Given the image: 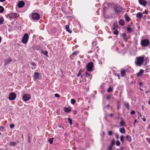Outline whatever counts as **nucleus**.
Segmentation results:
<instances>
[{"instance_id":"obj_1","label":"nucleus","mask_w":150,"mask_h":150,"mask_svg":"<svg viewBox=\"0 0 150 150\" xmlns=\"http://www.w3.org/2000/svg\"><path fill=\"white\" fill-rule=\"evenodd\" d=\"M144 60V57H142L141 56L138 57L136 59L135 62V64L137 66H141L143 63Z\"/></svg>"},{"instance_id":"obj_2","label":"nucleus","mask_w":150,"mask_h":150,"mask_svg":"<svg viewBox=\"0 0 150 150\" xmlns=\"http://www.w3.org/2000/svg\"><path fill=\"white\" fill-rule=\"evenodd\" d=\"M150 42L147 39H144L142 40L141 44L142 47H146L149 44Z\"/></svg>"},{"instance_id":"obj_3","label":"nucleus","mask_w":150,"mask_h":150,"mask_svg":"<svg viewBox=\"0 0 150 150\" xmlns=\"http://www.w3.org/2000/svg\"><path fill=\"white\" fill-rule=\"evenodd\" d=\"M28 33H26L24 35L22 38L21 41L23 43L26 44L28 42Z\"/></svg>"},{"instance_id":"obj_4","label":"nucleus","mask_w":150,"mask_h":150,"mask_svg":"<svg viewBox=\"0 0 150 150\" xmlns=\"http://www.w3.org/2000/svg\"><path fill=\"white\" fill-rule=\"evenodd\" d=\"M32 18L35 20H38L40 19V16L38 13H33L32 14Z\"/></svg>"},{"instance_id":"obj_5","label":"nucleus","mask_w":150,"mask_h":150,"mask_svg":"<svg viewBox=\"0 0 150 150\" xmlns=\"http://www.w3.org/2000/svg\"><path fill=\"white\" fill-rule=\"evenodd\" d=\"M93 63L92 62H90L86 65V69L88 71H91L93 67Z\"/></svg>"},{"instance_id":"obj_6","label":"nucleus","mask_w":150,"mask_h":150,"mask_svg":"<svg viewBox=\"0 0 150 150\" xmlns=\"http://www.w3.org/2000/svg\"><path fill=\"white\" fill-rule=\"evenodd\" d=\"M114 9L115 12L117 13H119L121 12L122 8L119 5H116L114 7Z\"/></svg>"},{"instance_id":"obj_7","label":"nucleus","mask_w":150,"mask_h":150,"mask_svg":"<svg viewBox=\"0 0 150 150\" xmlns=\"http://www.w3.org/2000/svg\"><path fill=\"white\" fill-rule=\"evenodd\" d=\"M16 97V95L15 93L14 92H11L9 94L8 98L10 100H14Z\"/></svg>"},{"instance_id":"obj_8","label":"nucleus","mask_w":150,"mask_h":150,"mask_svg":"<svg viewBox=\"0 0 150 150\" xmlns=\"http://www.w3.org/2000/svg\"><path fill=\"white\" fill-rule=\"evenodd\" d=\"M31 98L30 96L28 94H25L24 95L23 97V100L25 101H28Z\"/></svg>"},{"instance_id":"obj_9","label":"nucleus","mask_w":150,"mask_h":150,"mask_svg":"<svg viewBox=\"0 0 150 150\" xmlns=\"http://www.w3.org/2000/svg\"><path fill=\"white\" fill-rule=\"evenodd\" d=\"M40 74L38 72H35L34 75V78L35 79H40Z\"/></svg>"},{"instance_id":"obj_10","label":"nucleus","mask_w":150,"mask_h":150,"mask_svg":"<svg viewBox=\"0 0 150 150\" xmlns=\"http://www.w3.org/2000/svg\"><path fill=\"white\" fill-rule=\"evenodd\" d=\"M139 1L141 5H142L144 6H146L147 3V2L144 0H139Z\"/></svg>"},{"instance_id":"obj_11","label":"nucleus","mask_w":150,"mask_h":150,"mask_svg":"<svg viewBox=\"0 0 150 150\" xmlns=\"http://www.w3.org/2000/svg\"><path fill=\"white\" fill-rule=\"evenodd\" d=\"M25 5V3L23 1H21L18 2V7L19 8L23 7Z\"/></svg>"},{"instance_id":"obj_12","label":"nucleus","mask_w":150,"mask_h":150,"mask_svg":"<svg viewBox=\"0 0 150 150\" xmlns=\"http://www.w3.org/2000/svg\"><path fill=\"white\" fill-rule=\"evenodd\" d=\"M12 61V59L10 58H9L8 60H5V65H6L7 64H10Z\"/></svg>"},{"instance_id":"obj_13","label":"nucleus","mask_w":150,"mask_h":150,"mask_svg":"<svg viewBox=\"0 0 150 150\" xmlns=\"http://www.w3.org/2000/svg\"><path fill=\"white\" fill-rule=\"evenodd\" d=\"M112 28L113 30H117L118 28V26L116 23H113V27Z\"/></svg>"},{"instance_id":"obj_14","label":"nucleus","mask_w":150,"mask_h":150,"mask_svg":"<svg viewBox=\"0 0 150 150\" xmlns=\"http://www.w3.org/2000/svg\"><path fill=\"white\" fill-rule=\"evenodd\" d=\"M143 16L142 13L141 12H139L136 15L137 17L138 18H141Z\"/></svg>"},{"instance_id":"obj_15","label":"nucleus","mask_w":150,"mask_h":150,"mask_svg":"<svg viewBox=\"0 0 150 150\" xmlns=\"http://www.w3.org/2000/svg\"><path fill=\"white\" fill-rule=\"evenodd\" d=\"M125 70L123 69H121L120 73L121 74V76L122 77H123L125 76Z\"/></svg>"},{"instance_id":"obj_16","label":"nucleus","mask_w":150,"mask_h":150,"mask_svg":"<svg viewBox=\"0 0 150 150\" xmlns=\"http://www.w3.org/2000/svg\"><path fill=\"white\" fill-rule=\"evenodd\" d=\"M126 36V34L125 33H123L122 34L121 36L123 38V40L127 41V39L125 37V36Z\"/></svg>"},{"instance_id":"obj_17","label":"nucleus","mask_w":150,"mask_h":150,"mask_svg":"<svg viewBox=\"0 0 150 150\" xmlns=\"http://www.w3.org/2000/svg\"><path fill=\"white\" fill-rule=\"evenodd\" d=\"M124 106L127 109H128L129 108V105L127 102H124Z\"/></svg>"},{"instance_id":"obj_18","label":"nucleus","mask_w":150,"mask_h":150,"mask_svg":"<svg viewBox=\"0 0 150 150\" xmlns=\"http://www.w3.org/2000/svg\"><path fill=\"white\" fill-rule=\"evenodd\" d=\"M71 110L70 108H64V111L66 113L69 112Z\"/></svg>"},{"instance_id":"obj_19","label":"nucleus","mask_w":150,"mask_h":150,"mask_svg":"<svg viewBox=\"0 0 150 150\" xmlns=\"http://www.w3.org/2000/svg\"><path fill=\"white\" fill-rule=\"evenodd\" d=\"M120 132L122 134H125V131L124 128H122L120 129Z\"/></svg>"},{"instance_id":"obj_20","label":"nucleus","mask_w":150,"mask_h":150,"mask_svg":"<svg viewBox=\"0 0 150 150\" xmlns=\"http://www.w3.org/2000/svg\"><path fill=\"white\" fill-rule=\"evenodd\" d=\"M119 24L120 25L123 26L125 24V21L121 19L119 21Z\"/></svg>"},{"instance_id":"obj_21","label":"nucleus","mask_w":150,"mask_h":150,"mask_svg":"<svg viewBox=\"0 0 150 150\" xmlns=\"http://www.w3.org/2000/svg\"><path fill=\"white\" fill-rule=\"evenodd\" d=\"M18 16L17 14L16 13H14L11 14V17L13 18H16L17 17H18Z\"/></svg>"},{"instance_id":"obj_22","label":"nucleus","mask_w":150,"mask_h":150,"mask_svg":"<svg viewBox=\"0 0 150 150\" xmlns=\"http://www.w3.org/2000/svg\"><path fill=\"white\" fill-rule=\"evenodd\" d=\"M126 138L127 141L130 142L131 141V137L128 135H127L126 136Z\"/></svg>"},{"instance_id":"obj_23","label":"nucleus","mask_w":150,"mask_h":150,"mask_svg":"<svg viewBox=\"0 0 150 150\" xmlns=\"http://www.w3.org/2000/svg\"><path fill=\"white\" fill-rule=\"evenodd\" d=\"M66 30L69 33H71L72 31L70 30L69 28V26L68 25H67L66 26Z\"/></svg>"},{"instance_id":"obj_24","label":"nucleus","mask_w":150,"mask_h":150,"mask_svg":"<svg viewBox=\"0 0 150 150\" xmlns=\"http://www.w3.org/2000/svg\"><path fill=\"white\" fill-rule=\"evenodd\" d=\"M125 19L127 21H129L130 19V18L129 17L128 15L127 14H126L125 15Z\"/></svg>"},{"instance_id":"obj_25","label":"nucleus","mask_w":150,"mask_h":150,"mask_svg":"<svg viewBox=\"0 0 150 150\" xmlns=\"http://www.w3.org/2000/svg\"><path fill=\"white\" fill-rule=\"evenodd\" d=\"M16 145V143L15 142H12L9 144V145L11 146H15Z\"/></svg>"},{"instance_id":"obj_26","label":"nucleus","mask_w":150,"mask_h":150,"mask_svg":"<svg viewBox=\"0 0 150 150\" xmlns=\"http://www.w3.org/2000/svg\"><path fill=\"white\" fill-rule=\"evenodd\" d=\"M113 91V89L111 88V87L110 86L107 89V92H112Z\"/></svg>"},{"instance_id":"obj_27","label":"nucleus","mask_w":150,"mask_h":150,"mask_svg":"<svg viewBox=\"0 0 150 150\" xmlns=\"http://www.w3.org/2000/svg\"><path fill=\"white\" fill-rule=\"evenodd\" d=\"M125 122L123 120H122L121 121L120 123V126H123L125 125Z\"/></svg>"},{"instance_id":"obj_28","label":"nucleus","mask_w":150,"mask_h":150,"mask_svg":"<svg viewBox=\"0 0 150 150\" xmlns=\"http://www.w3.org/2000/svg\"><path fill=\"white\" fill-rule=\"evenodd\" d=\"M76 102V100L74 99H71V103L72 104H74Z\"/></svg>"},{"instance_id":"obj_29","label":"nucleus","mask_w":150,"mask_h":150,"mask_svg":"<svg viewBox=\"0 0 150 150\" xmlns=\"http://www.w3.org/2000/svg\"><path fill=\"white\" fill-rule=\"evenodd\" d=\"M44 55H45L47 57H48V52L47 50H45L43 54Z\"/></svg>"},{"instance_id":"obj_30","label":"nucleus","mask_w":150,"mask_h":150,"mask_svg":"<svg viewBox=\"0 0 150 150\" xmlns=\"http://www.w3.org/2000/svg\"><path fill=\"white\" fill-rule=\"evenodd\" d=\"M54 139L53 138L50 139L49 140V141L50 142V144H52L53 142V140Z\"/></svg>"},{"instance_id":"obj_31","label":"nucleus","mask_w":150,"mask_h":150,"mask_svg":"<svg viewBox=\"0 0 150 150\" xmlns=\"http://www.w3.org/2000/svg\"><path fill=\"white\" fill-rule=\"evenodd\" d=\"M127 30L128 32L129 33H130L132 31V29L131 28H130L129 26L127 28Z\"/></svg>"},{"instance_id":"obj_32","label":"nucleus","mask_w":150,"mask_h":150,"mask_svg":"<svg viewBox=\"0 0 150 150\" xmlns=\"http://www.w3.org/2000/svg\"><path fill=\"white\" fill-rule=\"evenodd\" d=\"M113 33L114 34L116 35H118L119 34L118 31L117 30H115L113 31Z\"/></svg>"},{"instance_id":"obj_33","label":"nucleus","mask_w":150,"mask_h":150,"mask_svg":"<svg viewBox=\"0 0 150 150\" xmlns=\"http://www.w3.org/2000/svg\"><path fill=\"white\" fill-rule=\"evenodd\" d=\"M4 11V8L0 6V13H2Z\"/></svg>"},{"instance_id":"obj_34","label":"nucleus","mask_w":150,"mask_h":150,"mask_svg":"<svg viewBox=\"0 0 150 150\" xmlns=\"http://www.w3.org/2000/svg\"><path fill=\"white\" fill-rule=\"evenodd\" d=\"M68 121H69V124L70 125H72V119H71L69 118H68Z\"/></svg>"},{"instance_id":"obj_35","label":"nucleus","mask_w":150,"mask_h":150,"mask_svg":"<svg viewBox=\"0 0 150 150\" xmlns=\"http://www.w3.org/2000/svg\"><path fill=\"white\" fill-rule=\"evenodd\" d=\"M123 138L124 136L122 135L120 137V140L122 143H123L124 142Z\"/></svg>"},{"instance_id":"obj_36","label":"nucleus","mask_w":150,"mask_h":150,"mask_svg":"<svg viewBox=\"0 0 150 150\" xmlns=\"http://www.w3.org/2000/svg\"><path fill=\"white\" fill-rule=\"evenodd\" d=\"M85 76L87 77H89L90 76V74L89 73H88L87 72H85Z\"/></svg>"},{"instance_id":"obj_37","label":"nucleus","mask_w":150,"mask_h":150,"mask_svg":"<svg viewBox=\"0 0 150 150\" xmlns=\"http://www.w3.org/2000/svg\"><path fill=\"white\" fill-rule=\"evenodd\" d=\"M120 143L119 141H117L116 142V146H119L120 145Z\"/></svg>"},{"instance_id":"obj_38","label":"nucleus","mask_w":150,"mask_h":150,"mask_svg":"<svg viewBox=\"0 0 150 150\" xmlns=\"http://www.w3.org/2000/svg\"><path fill=\"white\" fill-rule=\"evenodd\" d=\"M79 52L78 51L74 52L72 53V55H76L79 53Z\"/></svg>"},{"instance_id":"obj_39","label":"nucleus","mask_w":150,"mask_h":150,"mask_svg":"<svg viewBox=\"0 0 150 150\" xmlns=\"http://www.w3.org/2000/svg\"><path fill=\"white\" fill-rule=\"evenodd\" d=\"M4 20L3 18H0V24H2L4 22Z\"/></svg>"},{"instance_id":"obj_40","label":"nucleus","mask_w":150,"mask_h":150,"mask_svg":"<svg viewBox=\"0 0 150 150\" xmlns=\"http://www.w3.org/2000/svg\"><path fill=\"white\" fill-rule=\"evenodd\" d=\"M130 113L132 115H134L135 112L134 111L132 110Z\"/></svg>"},{"instance_id":"obj_41","label":"nucleus","mask_w":150,"mask_h":150,"mask_svg":"<svg viewBox=\"0 0 150 150\" xmlns=\"http://www.w3.org/2000/svg\"><path fill=\"white\" fill-rule=\"evenodd\" d=\"M14 127V124H11L10 125V127L11 128H13Z\"/></svg>"},{"instance_id":"obj_42","label":"nucleus","mask_w":150,"mask_h":150,"mask_svg":"<svg viewBox=\"0 0 150 150\" xmlns=\"http://www.w3.org/2000/svg\"><path fill=\"white\" fill-rule=\"evenodd\" d=\"M139 72V73L140 74H143L144 73V71L143 70L141 69L140 70Z\"/></svg>"},{"instance_id":"obj_43","label":"nucleus","mask_w":150,"mask_h":150,"mask_svg":"<svg viewBox=\"0 0 150 150\" xmlns=\"http://www.w3.org/2000/svg\"><path fill=\"white\" fill-rule=\"evenodd\" d=\"M115 76H117L118 77V79H120V75H119V74H117V73H115Z\"/></svg>"},{"instance_id":"obj_44","label":"nucleus","mask_w":150,"mask_h":150,"mask_svg":"<svg viewBox=\"0 0 150 150\" xmlns=\"http://www.w3.org/2000/svg\"><path fill=\"white\" fill-rule=\"evenodd\" d=\"M108 134L109 135V136H111L112 135V132L111 131H109L108 132Z\"/></svg>"},{"instance_id":"obj_45","label":"nucleus","mask_w":150,"mask_h":150,"mask_svg":"<svg viewBox=\"0 0 150 150\" xmlns=\"http://www.w3.org/2000/svg\"><path fill=\"white\" fill-rule=\"evenodd\" d=\"M115 136L116 139H118L119 138V135L117 133H116L115 134Z\"/></svg>"},{"instance_id":"obj_46","label":"nucleus","mask_w":150,"mask_h":150,"mask_svg":"<svg viewBox=\"0 0 150 150\" xmlns=\"http://www.w3.org/2000/svg\"><path fill=\"white\" fill-rule=\"evenodd\" d=\"M146 140L150 144V138H147Z\"/></svg>"},{"instance_id":"obj_47","label":"nucleus","mask_w":150,"mask_h":150,"mask_svg":"<svg viewBox=\"0 0 150 150\" xmlns=\"http://www.w3.org/2000/svg\"><path fill=\"white\" fill-rule=\"evenodd\" d=\"M81 70H80L79 71V72L78 74L77 75V76L78 77L79 76H80L81 75Z\"/></svg>"},{"instance_id":"obj_48","label":"nucleus","mask_w":150,"mask_h":150,"mask_svg":"<svg viewBox=\"0 0 150 150\" xmlns=\"http://www.w3.org/2000/svg\"><path fill=\"white\" fill-rule=\"evenodd\" d=\"M54 96H55L56 97H60L59 95L57 93L55 94Z\"/></svg>"},{"instance_id":"obj_49","label":"nucleus","mask_w":150,"mask_h":150,"mask_svg":"<svg viewBox=\"0 0 150 150\" xmlns=\"http://www.w3.org/2000/svg\"><path fill=\"white\" fill-rule=\"evenodd\" d=\"M110 95H108L107 96V98H106V100H109L110 99Z\"/></svg>"},{"instance_id":"obj_50","label":"nucleus","mask_w":150,"mask_h":150,"mask_svg":"<svg viewBox=\"0 0 150 150\" xmlns=\"http://www.w3.org/2000/svg\"><path fill=\"white\" fill-rule=\"evenodd\" d=\"M137 76L138 77H139V76H141V75H142V74H140L139 73V72L137 73Z\"/></svg>"},{"instance_id":"obj_51","label":"nucleus","mask_w":150,"mask_h":150,"mask_svg":"<svg viewBox=\"0 0 150 150\" xmlns=\"http://www.w3.org/2000/svg\"><path fill=\"white\" fill-rule=\"evenodd\" d=\"M0 150H8V149L5 147V148H1Z\"/></svg>"},{"instance_id":"obj_52","label":"nucleus","mask_w":150,"mask_h":150,"mask_svg":"<svg viewBox=\"0 0 150 150\" xmlns=\"http://www.w3.org/2000/svg\"><path fill=\"white\" fill-rule=\"evenodd\" d=\"M139 85L140 87L142 86L143 85L142 83L141 82H139Z\"/></svg>"},{"instance_id":"obj_53","label":"nucleus","mask_w":150,"mask_h":150,"mask_svg":"<svg viewBox=\"0 0 150 150\" xmlns=\"http://www.w3.org/2000/svg\"><path fill=\"white\" fill-rule=\"evenodd\" d=\"M4 128V127L2 126H1L0 127V129H1V131H2Z\"/></svg>"},{"instance_id":"obj_54","label":"nucleus","mask_w":150,"mask_h":150,"mask_svg":"<svg viewBox=\"0 0 150 150\" xmlns=\"http://www.w3.org/2000/svg\"><path fill=\"white\" fill-rule=\"evenodd\" d=\"M148 11H145L143 12V14L145 13V14H148Z\"/></svg>"},{"instance_id":"obj_55","label":"nucleus","mask_w":150,"mask_h":150,"mask_svg":"<svg viewBox=\"0 0 150 150\" xmlns=\"http://www.w3.org/2000/svg\"><path fill=\"white\" fill-rule=\"evenodd\" d=\"M32 65L33 66H36V64L34 62H33L32 63Z\"/></svg>"},{"instance_id":"obj_56","label":"nucleus","mask_w":150,"mask_h":150,"mask_svg":"<svg viewBox=\"0 0 150 150\" xmlns=\"http://www.w3.org/2000/svg\"><path fill=\"white\" fill-rule=\"evenodd\" d=\"M138 115H139L140 117H142V114H141L139 112H138Z\"/></svg>"},{"instance_id":"obj_57","label":"nucleus","mask_w":150,"mask_h":150,"mask_svg":"<svg viewBox=\"0 0 150 150\" xmlns=\"http://www.w3.org/2000/svg\"><path fill=\"white\" fill-rule=\"evenodd\" d=\"M112 146H110L109 147H108V150H111L112 149Z\"/></svg>"},{"instance_id":"obj_58","label":"nucleus","mask_w":150,"mask_h":150,"mask_svg":"<svg viewBox=\"0 0 150 150\" xmlns=\"http://www.w3.org/2000/svg\"><path fill=\"white\" fill-rule=\"evenodd\" d=\"M114 144V142H112L111 143V146H112Z\"/></svg>"},{"instance_id":"obj_59","label":"nucleus","mask_w":150,"mask_h":150,"mask_svg":"<svg viewBox=\"0 0 150 150\" xmlns=\"http://www.w3.org/2000/svg\"><path fill=\"white\" fill-rule=\"evenodd\" d=\"M138 122V121H137L136 120H135L134 121V125H135V123L136 122Z\"/></svg>"},{"instance_id":"obj_60","label":"nucleus","mask_w":150,"mask_h":150,"mask_svg":"<svg viewBox=\"0 0 150 150\" xmlns=\"http://www.w3.org/2000/svg\"><path fill=\"white\" fill-rule=\"evenodd\" d=\"M113 115V114L111 113L109 114V116L111 117H112Z\"/></svg>"},{"instance_id":"obj_61","label":"nucleus","mask_w":150,"mask_h":150,"mask_svg":"<svg viewBox=\"0 0 150 150\" xmlns=\"http://www.w3.org/2000/svg\"><path fill=\"white\" fill-rule=\"evenodd\" d=\"M142 120L144 122H145L146 121V119L145 118H143Z\"/></svg>"},{"instance_id":"obj_62","label":"nucleus","mask_w":150,"mask_h":150,"mask_svg":"<svg viewBox=\"0 0 150 150\" xmlns=\"http://www.w3.org/2000/svg\"><path fill=\"white\" fill-rule=\"evenodd\" d=\"M149 92H150L148 90V91H146V94H147L148 93H149Z\"/></svg>"},{"instance_id":"obj_63","label":"nucleus","mask_w":150,"mask_h":150,"mask_svg":"<svg viewBox=\"0 0 150 150\" xmlns=\"http://www.w3.org/2000/svg\"><path fill=\"white\" fill-rule=\"evenodd\" d=\"M110 106V105H109V104H108V105H107V108H109Z\"/></svg>"},{"instance_id":"obj_64","label":"nucleus","mask_w":150,"mask_h":150,"mask_svg":"<svg viewBox=\"0 0 150 150\" xmlns=\"http://www.w3.org/2000/svg\"><path fill=\"white\" fill-rule=\"evenodd\" d=\"M148 102L149 104L150 105V99L148 101Z\"/></svg>"}]
</instances>
